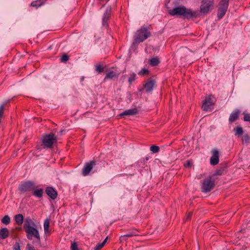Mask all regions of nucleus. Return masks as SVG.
Returning a JSON list of instances; mask_svg holds the SVG:
<instances>
[{
	"label": "nucleus",
	"instance_id": "nucleus-21",
	"mask_svg": "<svg viewBox=\"0 0 250 250\" xmlns=\"http://www.w3.org/2000/svg\"><path fill=\"white\" fill-rule=\"evenodd\" d=\"M160 63L159 59L158 57L153 58L149 60V64L151 66H156Z\"/></svg>",
	"mask_w": 250,
	"mask_h": 250
},
{
	"label": "nucleus",
	"instance_id": "nucleus-32",
	"mask_svg": "<svg viewBox=\"0 0 250 250\" xmlns=\"http://www.w3.org/2000/svg\"><path fill=\"white\" fill-rule=\"evenodd\" d=\"M249 140H250V137L248 134H245L242 137V141L243 142H245V143H249Z\"/></svg>",
	"mask_w": 250,
	"mask_h": 250
},
{
	"label": "nucleus",
	"instance_id": "nucleus-35",
	"mask_svg": "<svg viewBox=\"0 0 250 250\" xmlns=\"http://www.w3.org/2000/svg\"><path fill=\"white\" fill-rule=\"evenodd\" d=\"M71 250H78V245L76 242H74L71 244Z\"/></svg>",
	"mask_w": 250,
	"mask_h": 250
},
{
	"label": "nucleus",
	"instance_id": "nucleus-37",
	"mask_svg": "<svg viewBox=\"0 0 250 250\" xmlns=\"http://www.w3.org/2000/svg\"><path fill=\"white\" fill-rule=\"evenodd\" d=\"M26 250H36L33 247L31 246L29 244L27 245Z\"/></svg>",
	"mask_w": 250,
	"mask_h": 250
},
{
	"label": "nucleus",
	"instance_id": "nucleus-30",
	"mask_svg": "<svg viewBox=\"0 0 250 250\" xmlns=\"http://www.w3.org/2000/svg\"><path fill=\"white\" fill-rule=\"evenodd\" d=\"M149 73V71L148 69L146 68L142 69L139 72V75H148Z\"/></svg>",
	"mask_w": 250,
	"mask_h": 250
},
{
	"label": "nucleus",
	"instance_id": "nucleus-11",
	"mask_svg": "<svg viewBox=\"0 0 250 250\" xmlns=\"http://www.w3.org/2000/svg\"><path fill=\"white\" fill-rule=\"evenodd\" d=\"M139 231L138 229L135 228H132L130 229V231H128L126 234L121 236L120 237V240L123 241L124 239L125 240H126V239H125V238L133 237L134 236H138L139 235Z\"/></svg>",
	"mask_w": 250,
	"mask_h": 250
},
{
	"label": "nucleus",
	"instance_id": "nucleus-7",
	"mask_svg": "<svg viewBox=\"0 0 250 250\" xmlns=\"http://www.w3.org/2000/svg\"><path fill=\"white\" fill-rule=\"evenodd\" d=\"M215 102V98L212 95L208 96L203 101L202 109L206 111L211 110L212 106L214 105Z\"/></svg>",
	"mask_w": 250,
	"mask_h": 250
},
{
	"label": "nucleus",
	"instance_id": "nucleus-5",
	"mask_svg": "<svg viewBox=\"0 0 250 250\" xmlns=\"http://www.w3.org/2000/svg\"><path fill=\"white\" fill-rule=\"evenodd\" d=\"M229 0H221L219 4L217 18L221 20L225 15L229 6Z\"/></svg>",
	"mask_w": 250,
	"mask_h": 250
},
{
	"label": "nucleus",
	"instance_id": "nucleus-13",
	"mask_svg": "<svg viewBox=\"0 0 250 250\" xmlns=\"http://www.w3.org/2000/svg\"><path fill=\"white\" fill-rule=\"evenodd\" d=\"M155 82L154 80L149 79L143 84V87L147 92L151 91L155 84Z\"/></svg>",
	"mask_w": 250,
	"mask_h": 250
},
{
	"label": "nucleus",
	"instance_id": "nucleus-25",
	"mask_svg": "<svg viewBox=\"0 0 250 250\" xmlns=\"http://www.w3.org/2000/svg\"><path fill=\"white\" fill-rule=\"evenodd\" d=\"M1 222L6 225L9 224L10 222V217L6 215H5L1 219Z\"/></svg>",
	"mask_w": 250,
	"mask_h": 250
},
{
	"label": "nucleus",
	"instance_id": "nucleus-4",
	"mask_svg": "<svg viewBox=\"0 0 250 250\" xmlns=\"http://www.w3.org/2000/svg\"><path fill=\"white\" fill-rule=\"evenodd\" d=\"M214 3V0H202L200 12L201 14H207L213 8Z\"/></svg>",
	"mask_w": 250,
	"mask_h": 250
},
{
	"label": "nucleus",
	"instance_id": "nucleus-38",
	"mask_svg": "<svg viewBox=\"0 0 250 250\" xmlns=\"http://www.w3.org/2000/svg\"><path fill=\"white\" fill-rule=\"evenodd\" d=\"M40 2V1H34L32 3H31V5L33 6H37V5H41V3H39Z\"/></svg>",
	"mask_w": 250,
	"mask_h": 250
},
{
	"label": "nucleus",
	"instance_id": "nucleus-33",
	"mask_svg": "<svg viewBox=\"0 0 250 250\" xmlns=\"http://www.w3.org/2000/svg\"><path fill=\"white\" fill-rule=\"evenodd\" d=\"M244 120L245 121L250 122V114L243 113Z\"/></svg>",
	"mask_w": 250,
	"mask_h": 250
},
{
	"label": "nucleus",
	"instance_id": "nucleus-2",
	"mask_svg": "<svg viewBox=\"0 0 250 250\" xmlns=\"http://www.w3.org/2000/svg\"><path fill=\"white\" fill-rule=\"evenodd\" d=\"M57 138L53 133L46 134L42 139V146L44 148H51L54 144L57 143Z\"/></svg>",
	"mask_w": 250,
	"mask_h": 250
},
{
	"label": "nucleus",
	"instance_id": "nucleus-36",
	"mask_svg": "<svg viewBox=\"0 0 250 250\" xmlns=\"http://www.w3.org/2000/svg\"><path fill=\"white\" fill-rule=\"evenodd\" d=\"M14 250H21L20 244L16 242L13 246Z\"/></svg>",
	"mask_w": 250,
	"mask_h": 250
},
{
	"label": "nucleus",
	"instance_id": "nucleus-40",
	"mask_svg": "<svg viewBox=\"0 0 250 250\" xmlns=\"http://www.w3.org/2000/svg\"><path fill=\"white\" fill-rule=\"evenodd\" d=\"M188 169H189L191 168V166H190V164L189 161H188Z\"/></svg>",
	"mask_w": 250,
	"mask_h": 250
},
{
	"label": "nucleus",
	"instance_id": "nucleus-42",
	"mask_svg": "<svg viewBox=\"0 0 250 250\" xmlns=\"http://www.w3.org/2000/svg\"><path fill=\"white\" fill-rule=\"evenodd\" d=\"M146 160H148V157H146Z\"/></svg>",
	"mask_w": 250,
	"mask_h": 250
},
{
	"label": "nucleus",
	"instance_id": "nucleus-9",
	"mask_svg": "<svg viewBox=\"0 0 250 250\" xmlns=\"http://www.w3.org/2000/svg\"><path fill=\"white\" fill-rule=\"evenodd\" d=\"M214 186V181L211 180L210 177L207 178L203 181L202 185V191L204 192H207L211 190Z\"/></svg>",
	"mask_w": 250,
	"mask_h": 250
},
{
	"label": "nucleus",
	"instance_id": "nucleus-19",
	"mask_svg": "<svg viewBox=\"0 0 250 250\" xmlns=\"http://www.w3.org/2000/svg\"><path fill=\"white\" fill-rule=\"evenodd\" d=\"M118 75L119 74L116 73L115 71H110L106 75L104 78V80L107 79H113V78H117Z\"/></svg>",
	"mask_w": 250,
	"mask_h": 250
},
{
	"label": "nucleus",
	"instance_id": "nucleus-41",
	"mask_svg": "<svg viewBox=\"0 0 250 250\" xmlns=\"http://www.w3.org/2000/svg\"><path fill=\"white\" fill-rule=\"evenodd\" d=\"M184 166L186 167L187 166H188V163L187 164H184Z\"/></svg>",
	"mask_w": 250,
	"mask_h": 250
},
{
	"label": "nucleus",
	"instance_id": "nucleus-29",
	"mask_svg": "<svg viewBox=\"0 0 250 250\" xmlns=\"http://www.w3.org/2000/svg\"><path fill=\"white\" fill-rule=\"evenodd\" d=\"M219 162V157H211L210 164L212 165H217Z\"/></svg>",
	"mask_w": 250,
	"mask_h": 250
},
{
	"label": "nucleus",
	"instance_id": "nucleus-23",
	"mask_svg": "<svg viewBox=\"0 0 250 250\" xmlns=\"http://www.w3.org/2000/svg\"><path fill=\"white\" fill-rule=\"evenodd\" d=\"M234 131H235V135H242L243 133V130L242 127L237 126L234 128Z\"/></svg>",
	"mask_w": 250,
	"mask_h": 250
},
{
	"label": "nucleus",
	"instance_id": "nucleus-31",
	"mask_svg": "<svg viewBox=\"0 0 250 250\" xmlns=\"http://www.w3.org/2000/svg\"><path fill=\"white\" fill-rule=\"evenodd\" d=\"M136 78V75L135 73H132L130 74L129 77L128 78V81L131 83L132 82L134 81Z\"/></svg>",
	"mask_w": 250,
	"mask_h": 250
},
{
	"label": "nucleus",
	"instance_id": "nucleus-34",
	"mask_svg": "<svg viewBox=\"0 0 250 250\" xmlns=\"http://www.w3.org/2000/svg\"><path fill=\"white\" fill-rule=\"evenodd\" d=\"M212 156H219V151L217 148H214L211 150Z\"/></svg>",
	"mask_w": 250,
	"mask_h": 250
},
{
	"label": "nucleus",
	"instance_id": "nucleus-18",
	"mask_svg": "<svg viewBox=\"0 0 250 250\" xmlns=\"http://www.w3.org/2000/svg\"><path fill=\"white\" fill-rule=\"evenodd\" d=\"M15 220L18 225L21 226L23 223V216L21 214H17L15 216Z\"/></svg>",
	"mask_w": 250,
	"mask_h": 250
},
{
	"label": "nucleus",
	"instance_id": "nucleus-28",
	"mask_svg": "<svg viewBox=\"0 0 250 250\" xmlns=\"http://www.w3.org/2000/svg\"><path fill=\"white\" fill-rule=\"evenodd\" d=\"M69 58V56L67 54H63L61 59V61L62 62H66Z\"/></svg>",
	"mask_w": 250,
	"mask_h": 250
},
{
	"label": "nucleus",
	"instance_id": "nucleus-8",
	"mask_svg": "<svg viewBox=\"0 0 250 250\" xmlns=\"http://www.w3.org/2000/svg\"><path fill=\"white\" fill-rule=\"evenodd\" d=\"M187 13V9L185 6L177 7L173 9L169 10L168 13L171 16H185Z\"/></svg>",
	"mask_w": 250,
	"mask_h": 250
},
{
	"label": "nucleus",
	"instance_id": "nucleus-17",
	"mask_svg": "<svg viewBox=\"0 0 250 250\" xmlns=\"http://www.w3.org/2000/svg\"><path fill=\"white\" fill-rule=\"evenodd\" d=\"M138 112V110L136 108H133L131 109H129L125 110L124 112L121 113L119 116H130L136 114Z\"/></svg>",
	"mask_w": 250,
	"mask_h": 250
},
{
	"label": "nucleus",
	"instance_id": "nucleus-16",
	"mask_svg": "<svg viewBox=\"0 0 250 250\" xmlns=\"http://www.w3.org/2000/svg\"><path fill=\"white\" fill-rule=\"evenodd\" d=\"M9 235V231L6 228H2L0 230V239H4L7 238Z\"/></svg>",
	"mask_w": 250,
	"mask_h": 250
},
{
	"label": "nucleus",
	"instance_id": "nucleus-27",
	"mask_svg": "<svg viewBox=\"0 0 250 250\" xmlns=\"http://www.w3.org/2000/svg\"><path fill=\"white\" fill-rule=\"evenodd\" d=\"M106 67V66H103L101 64H98L96 66V70L98 73H101L104 71V68Z\"/></svg>",
	"mask_w": 250,
	"mask_h": 250
},
{
	"label": "nucleus",
	"instance_id": "nucleus-20",
	"mask_svg": "<svg viewBox=\"0 0 250 250\" xmlns=\"http://www.w3.org/2000/svg\"><path fill=\"white\" fill-rule=\"evenodd\" d=\"M32 195L38 197L42 198L43 193V189L42 188L35 189L32 191Z\"/></svg>",
	"mask_w": 250,
	"mask_h": 250
},
{
	"label": "nucleus",
	"instance_id": "nucleus-3",
	"mask_svg": "<svg viewBox=\"0 0 250 250\" xmlns=\"http://www.w3.org/2000/svg\"><path fill=\"white\" fill-rule=\"evenodd\" d=\"M150 35V33L147 28H141L137 31V36L134 40L133 45L137 46L140 42L146 39Z\"/></svg>",
	"mask_w": 250,
	"mask_h": 250
},
{
	"label": "nucleus",
	"instance_id": "nucleus-14",
	"mask_svg": "<svg viewBox=\"0 0 250 250\" xmlns=\"http://www.w3.org/2000/svg\"><path fill=\"white\" fill-rule=\"evenodd\" d=\"M240 111L238 109H235L230 114L229 121V123H233L237 120L239 118V115Z\"/></svg>",
	"mask_w": 250,
	"mask_h": 250
},
{
	"label": "nucleus",
	"instance_id": "nucleus-1",
	"mask_svg": "<svg viewBox=\"0 0 250 250\" xmlns=\"http://www.w3.org/2000/svg\"><path fill=\"white\" fill-rule=\"evenodd\" d=\"M23 227L26 232V237L28 240H31L34 238L38 241L40 242L41 241L38 226L30 217L25 218Z\"/></svg>",
	"mask_w": 250,
	"mask_h": 250
},
{
	"label": "nucleus",
	"instance_id": "nucleus-26",
	"mask_svg": "<svg viewBox=\"0 0 250 250\" xmlns=\"http://www.w3.org/2000/svg\"><path fill=\"white\" fill-rule=\"evenodd\" d=\"M150 150L153 153H157L160 150V147L156 145H152L150 147Z\"/></svg>",
	"mask_w": 250,
	"mask_h": 250
},
{
	"label": "nucleus",
	"instance_id": "nucleus-10",
	"mask_svg": "<svg viewBox=\"0 0 250 250\" xmlns=\"http://www.w3.org/2000/svg\"><path fill=\"white\" fill-rule=\"evenodd\" d=\"M96 164V162L95 161H91L86 163L83 168L82 174L83 176L88 175L90 172L91 169L93 168V167Z\"/></svg>",
	"mask_w": 250,
	"mask_h": 250
},
{
	"label": "nucleus",
	"instance_id": "nucleus-12",
	"mask_svg": "<svg viewBox=\"0 0 250 250\" xmlns=\"http://www.w3.org/2000/svg\"><path fill=\"white\" fill-rule=\"evenodd\" d=\"M45 192L47 195L53 200H55L57 197L58 193L57 191L52 187H47L45 189Z\"/></svg>",
	"mask_w": 250,
	"mask_h": 250
},
{
	"label": "nucleus",
	"instance_id": "nucleus-22",
	"mask_svg": "<svg viewBox=\"0 0 250 250\" xmlns=\"http://www.w3.org/2000/svg\"><path fill=\"white\" fill-rule=\"evenodd\" d=\"M200 15V13L197 11H193L191 9H188V18H196Z\"/></svg>",
	"mask_w": 250,
	"mask_h": 250
},
{
	"label": "nucleus",
	"instance_id": "nucleus-39",
	"mask_svg": "<svg viewBox=\"0 0 250 250\" xmlns=\"http://www.w3.org/2000/svg\"><path fill=\"white\" fill-rule=\"evenodd\" d=\"M109 15L108 14L105 16L103 18L104 22H106L107 21V20L109 19Z\"/></svg>",
	"mask_w": 250,
	"mask_h": 250
},
{
	"label": "nucleus",
	"instance_id": "nucleus-24",
	"mask_svg": "<svg viewBox=\"0 0 250 250\" xmlns=\"http://www.w3.org/2000/svg\"><path fill=\"white\" fill-rule=\"evenodd\" d=\"M107 237L104 240L102 243L98 244L96 247L94 248V250H101L105 244L106 240L107 239Z\"/></svg>",
	"mask_w": 250,
	"mask_h": 250
},
{
	"label": "nucleus",
	"instance_id": "nucleus-15",
	"mask_svg": "<svg viewBox=\"0 0 250 250\" xmlns=\"http://www.w3.org/2000/svg\"><path fill=\"white\" fill-rule=\"evenodd\" d=\"M49 226L50 219L46 218L44 221L43 228L45 234H47L48 235H50L51 234V230L49 229Z\"/></svg>",
	"mask_w": 250,
	"mask_h": 250
},
{
	"label": "nucleus",
	"instance_id": "nucleus-6",
	"mask_svg": "<svg viewBox=\"0 0 250 250\" xmlns=\"http://www.w3.org/2000/svg\"><path fill=\"white\" fill-rule=\"evenodd\" d=\"M35 188V185L34 183L30 181L22 182L19 187V190L22 193L33 191Z\"/></svg>",
	"mask_w": 250,
	"mask_h": 250
}]
</instances>
